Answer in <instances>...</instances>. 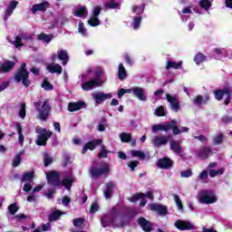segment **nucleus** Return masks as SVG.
<instances>
[{
    "instance_id": "1",
    "label": "nucleus",
    "mask_w": 232,
    "mask_h": 232,
    "mask_svg": "<svg viewBox=\"0 0 232 232\" xmlns=\"http://www.w3.org/2000/svg\"><path fill=\"white\" fill-rule=\"evenodd\" d=\"M172 130L173 135H180V133H188L189 131V128L183 127L182 130L179 129V126L177 125V121L171 120L169 122H163L159 124H154L152 126V131H165L168 133V131H170Z\"/></svg>"
},
{
    "instance_id": "2",
    "label": "nucleus",
    "mask_w": 232,
    "mask_h": 232,
    "mask_svg": "<svg viewBox=\"0 0 232 232\" xmlns=\"http://www.w3.org/2000/svg\"><path fill=\"white\" fill-rule=\"evenodd\" d=\"M122 213V218H126L127 220H133L137 217V215H140V209L131 208L130 207L119 208L116 206L111 209V215L112 217L111 222H115V219L119 215Z\"/></svg>"
},
{
    "instance_id": "3",
    "label": "nucleus",
    "mask_w": 232,
    "mask_h": 232,
    "mask_svg": "<svg viewBox=\"0 0 232 232\" xmlns=\"http://www.w3.org/2000/svg\"><path fill=\"white\" fill-rule=\"evenodd\" d=\"M16 82H21L24 88H30L32 81L30 80V72L26 70V63H23L14 75Z\"/></svg>"
},
{
    "instance_id": "4",
    "label": "nucleus",
    "mask_w": 232,
    "mask_h": 232,
    "mask_svg": "<svg viewBox=\"0 0 232 232\" xmlns=\"http://www.w3.org/2000/svg\"><path fill=\"white\" fill-rule=\"evenodd\" d=\"M34 106L36 111H38V119L43 122L48 121V117H50V113L52 111V106L48 103V100H45L42 106L41 102H34Z\"/></svg>"
},
{
    "instance_id": "5",
    "label": "nucleus",
    "mask_w": 232,
    "mask_h": 232,
    "mask_svg": "<svg viewBox=\"0 0 232 232\" xmlns=\"http://www.w3.org/2000/svg\"><path fill=\"white\" fill-rule=\"evenodd\" d=\"M35 131L38 134V138L35 141L37 146H46V144H48V139L53 135L52 130L41 127H36Z\"/></svg>"
},
{
    "instance_id": "6",
    "label": "nucleus",
    "mask_w": 232,
    "mask_h": 232,
    "mask_svg": "<svg viewBox=\"0 0 232 232\" xmlns=\"http://www.w3.org/2000/svg\"><path fill=\"white\" fill-rule=\"evenodd\" d=\"M154 196L152 191H148L146 193L138 192L132 195L130 198H128L129 202H139L140 204H148V200L153 201Z\"/></svg>"
},
{
    "instance_id": "7",
    "label": "nucleus",
    "mask_w": 232,
    "mask_h": 232,
    "mask_svg": "<svg viewBox=\"0 0 232 232\" xmlns=\"http://www.w3.org/2000/svg\"><path fill=\"white\" fill-rule=\"evenodd\" d=\"M224 95L227 96L224 104L227 106L228 104H231V89L229 87H226L224 89H217L214 91V96L216 101H222L224 99Z\"/></svg>"
},
{
    "instance_id": "8",
    "label": "nucleus",
    "mask_w": 232,
    "mask_h": 232,
    "mask_svg": "<svg viewBox=\"0 0 232 232\" xmlns=\"http://www.w3.org/2000/svg\"><path fill=\"white\" fill-rule=\"evenodd\" d=\"M199 202H202V204H215L217 202V195L213 190L202 189L199 193Z\"/></svg>"
},
{
    "instance_id": "9",
    "label": "nucleus",
    "mask_w": 232,
    "mask_h": 232,
    "mask_svg": "<svg viewBox=\"0 0 232 232\" xmlns=\"http://www.w3.org/2000/svg\"><path fill=\"white\" fill-rule=\"evenodd\" d=\"M108 173H110V165L108 163L103 164L101 168L92 167L89 169L91 179H99V177L108 175Z\"/></svg>"
},
{
    "instance_id": "10",
    "label": "nucleus",
    "mask_w": 232,
    "mask_h": 232,
    "mask_svg": "<svg viewBox=\"0 0 232 232\" xmlns=\"http://www.w3.org/2000/svg\"><path fill=\"white\" fill-rule=\"evenodd\" d=\"M174 226L179 231H193L195 229V225L186 220L178 219L175 221Z\"/></svg>"
},
{
    "instance_id": "11",
    "label": "nucleus",
    "mask_w": 232,
    "mask_h": 232,
    "mask_svg": "<svg viewBox=\"0 0 232 232\" xmlns=\"http://www.w3.org/2000/svg\"><path fill=\"white\" fill-rule=\"evenodd\" d=\"M46 177L49 186H53V188L61 186V176L58 174V172H48Z\"/></svg>"
},
{
    "instance_id": "12",
    "label": "nucleus",
    "mask_w": 232,
    "mask_h": 232,
    "mask_svg": "<svg viewBox=\"0 0 232 232\" xmlns=\"http://www.w3.org/2000/svg\"><path fill=\"white\" fill-rule=\"evenodd\" d=\"M102 84H104V81L98 82L97 80L91 79L82 84V90H83V92H90L95 87L102 86Z\"/></svg>"
},
{
    "instance_id": "13",
    "label": "nucleus",
    "mask_w": 232,
    "mask_h": 232,
    "mask_svg": "<svg viewBox=\"0 0 232 232\" xmlns=\"http://www.w3.org/2000/svg\"><path fill=\"white\" fill-rule=\"evenodd\" d=\"M138 226L141 227L142 231L144 232H151L153 231V223L151 221H149L144 217H140L137 220Z\"/></svg>"
},
{
    "instance_id": "14",
    "label": "nucleus",
    "mask_w": 232,
    "mask_h": 232,
    "mask_svg": "<svg viewBox=\"0 0 232 232\" xmlns=\"http://www.w3.org/2000/svg\"><path fill=\"white\" fill-rule=\"evenodd\" d=\"M197 157L201 159V160H208L211 155H213V150H211V147H202L200 150L196 151Z\"/></svg>"
},
{
    "instance_id": "15",
    "label": "nucleus",
    "mask_w": 232,
    "mask_h": 232,
    "mask_svg": "<svg viewBox=\"0 0 232 232\" xmlns=\"http://www.w3.org/2000/svg\"><path fill=\"white\" fill-rule=\"evenodd\" d=\"M101 144H102V140L101 139L88 141L82 148V155H86L88 150H90L91 151H93V150H95L97 146H101Z\"/></svg>"
},
{
    "instance_id": "16",
    "label": "nucleus",
    "mask_w": 232,
    "mask_h": 232,
    "mask_svg": "<svg viewBox=\"0 0 232 232\" xmlns=\"http://www.w3.org/2000/svg\"><path fill=\"white\" fill-rule=\"evenodd\" d=\"M157 166L158 168H160V169H169L170 168H173V161L171 159L164 157L158 160Z\"/></svg>"
},
{
    "instance_id": "17",
    "label": "nucleus",
    "mask_w": 232,
    "mask_h": 232,
    "mask_svg": "<svg viewBox=\"0 0 232 232\" xmlns=\"http://www.w3.org/2000/svg\"><path fill=\"white\" fill-rule=\"evenodd\" d=\"M168 142H169V136H168V135L156 136L152 140V144H154V146H156V148H160V146H164Z\"/></svg>"
},
{
    "instance_id": "18",
    "label": "nucleus",
    "mask_w": 232,
    "mask_h": 232,
    "mask_svg": "<svg viewBox=\"0 0 232 232\" xmlns=\"http://www.w3.org/2000/svg\"><path fill=\"white\" fill-rule=\"evenodd\" d=\"M86 108V102L80 101L77 102H69L68 103V111H79V110H84Z\"/></svg>"
},
{
    "instance_id": "19",
    "label": "nucleus",
    "mask_w": 232,
    "mask_h": 232,
    "mask_svg": "<svg viewBox=\"0 0 232 232\" xmlns=\"http://www.w3.org/2000/svg\"><path fill=\"white\" fill-rule=\"evenodd\" d=\"M132 93L139 99V101H142L143 102H146L148 101V98L146 97V92L143 88L140 87H134L132 88Z\"/></svg>"
},
{
    "instance_id": "20",
    "label": "nucleus",
    "mask_w": 232,
    "mask_h": 232,
    "mask_svg": "<svg viewBox=\"0 0 232 232\" xmlns=\"http://www.w3.org/2000/svg\"><path fill=\"white\" fill-rule=\"evenodd\" d=\"M166 100L171 104V110L179 111L180 110V103L177 99V96H171V94H166Z\"/></svg>"
},
{
    "instance_id": "21",
    "label": "nucleus",
    "mask_w": 232,
    "mask_h": 232,
    "mask_svg": "<svg viewBox=\"0 0 232 232\" xmlns=\"http://www.w3.org/2000/svg\"><path fill=\"white\" fill-rule=\"evenodd\" d=\"M47 8H50V3L44 1L40 4L34 5L31 12H33L34 14H37V12H46Z\"/></svg>"
},
{
    "instance_id": "22",
    "label": "nucleus",
    "mask_w": 232,
    "mask_h": 232,
    "mask_svg": "<svg viewBox=\"0 0 232 232\" xmlns=\"http://www.w3.org/2000/svg\"><path fill=\"white\" fill-rule=\"evenodd\" d=\"M150 208L152 211L158 213V215H160L161 217H164V215H168L167 206L152 204L150 205Z\"/></svg>"
},
{
    "instance_id": "23",
    "label": "nucleus",
    "mask_w": 232,
    "mask_h": 232,
    "mask_svg": "<svg viewBox=\"0 0 232 232\" xmlns=\"http://www.w3.org/2000/svg\"><path fill=\"white\" fill-rule=\"evenodd\" d=\"M112 95L111 93H103V92H99L94 95L93 99L96 102V104H102L104 101L108 99H111Z\"/></svg>"
},
{
    "instance_id": "24",
    "label": "nucleus",
    "mask_w": 232,
    "mask_h": 232,
    "mask_svg": "<svg viewBox=\"0 0 232 232\" xmlns=\"http://www.w3.org/2000/svg\"><path fill=\"white\" fill-rule=\"evenodd\" d=\"M63 215H66V212H63L55 208L54 211L49 215L48 220L49 222H57V220H61V217H63Z\"/></svg>"
},
{
    "instance_id": "25",
    "label": "nucleus",
    "mask_w": 232,
    "mask_h": 232,
    "mask_svg": "<svg viewBox=\"0 0 232 232\" xmlns=\"http://www.w3.org/2000/svg\"><path fill=\"white\" fill-rule=\"evenodd\" d=\"M57 57L59 61H62V64L63 66H66V64H68V61H70V56L68 55V52L66 50L58 51Z\"/></svg>"
},
{
    "instance_id": "26",
    "label": "nucleus",
    "mask_w": 232,
    "mask_h": 232,
    "mask_svg": "<svg viewBox=\"0 0 232 232\" xmlns=\"http://www.w3.org/2000/svg\"><path fill=\"white\" fill-rule=\"evenodd\" d=\"M14 66H15V63H14L13 61L7 60L1 64L0 70L4 73H8V72H12V70H14Z\"/></svg>"
},
{
    "instance_id": "27",
    "label": "nucleus",
    "mask_w": 232,
    "mask_h": 232,
    "mask_svg": "<svg viewBox=\"0 0 232 232\" xmlns=\"http://www.w3.org/2000/svg\"><path fill=\"white\" fill-rule=\"evenodd\" d=\"M170 150L176 153V155H180V153H184V150L180 147V143L177 140L170 141Z\"/></svg>"
},
{
    "instance_id": "28",
    "label": "nucleus",
    "mask_w": 232,
    "mask_h": 232,
    "mask_svg": "<svg viewBox=\"0 0 232 232\" xmlns=\"http://www.w3.org/2000/svg\"><path fill=\"white\" fill-rule=\"evenodd\" d=\"M47 70L50 72V73H57L58 75H61L63 73V67L58 63H51L47 66Z\"/></svg>"
},
{
    "instance_id": "29",
    "label": "nucleus",
    "mask_w": 232,
    "mask_h": 232,
    "mask_svg": "<svg viewBox=\"0 0 232 232\" xmlns=\"http://www.w3.org/2000/svg\"><path fill=\"white\" fill-rule=\"evenodd\" d=\"M106 188L104 190L105 198H111V194L113 193V188H115V183L113 181L106 183Z\"/></svg>"
},
{
    "instance_id": "30",
    "label": "nucleus",
    "mask_w": 232,
    "mask_h": 232,
    "mask_svg": "<svg viewBox=\"0 0 232 232\" xmlns=\"http://www.w3.org/2000/svg\"><path fill=\"white\" fill-rule=\"evenodd\" d=\"M180 70L182 68V61L172 62L171 60L167 61L166 70Z\"/></svg>"
},
{
    "instance_id": "31",
    "label": "nucleus",
    "mask_w": 232,
    "mask_h": 232,
    "mask_svg": "<svg viewBox=\"0 0 232 232\" xmlns=\"http://www.w3.org/2000/svg\"><path fill=\"white\" fill-rule=\"evenodd\" d=\"M118 77L120 81H124L126 77H128V72H126V68H124V65L122 63H120L118 66Z\"/></svg>"
},
{
    "instance_id": "32",
    "label": "nucleus",
    "mask_w": 232,
    "mask_h": 232,
    "mask_svg": "<svg viewBox=\"0 0 232 232\" xmlns=\"http://www.w3.org/2000/svg\"><path fill=\"white\" fill-rule=\"evenodd\" d=\"M206 59H208V56H206V54H204L202 53H198L194 56V63H196V64H198V65L202 64V63H205Z\"/></svg>"
},
{
    "instance_id": "33",
    "label": "nucleus",
    "mask_w": 232,
    "mask_h": 232,
    "mask_svg": "<svg viewBox=\"0 0 232 232\" xmlns=\"http://www.w3.org/2000/svg\"><path fill=\"white\" fill-rule=\"evenodd\" d=\"M34 179H35L34 171H31V172L25 171L23 174L21 180H22V182H30V181L34 180Z\"/></svg>"
},
{
    "instance_id": "34",
    "label": "nucleus",
    "mask_w": 232,
    "mask_h": 232,
    "mask_svg": "<svg viewBox=\"0 0 232 232\" xmlns=\"http://www.w3.org/2000/svg\"><path fill=\"white\" fill-rule=\"evenodd\" d=\"M17 5H19V2L15 0L10 2L9 5L5 10V12H7V15H12V14H14V10L17 8Z\"/></svg>"
},
{
    "instance_id": "35",
    "label": "nucleus",
    "mask_w": 232,
    "mask_h": 232,
    "mask_svg": "<svg viewBox=\"0 0 232 232\" xmlns=\"http://www.w3.org/2000/svg\"><path fill=\"white\" fill-rule=\"evenodd\" d=\"M62 186H64L65 189L71 190L73 186V179L67 178L61 181Z\"/></svg>"
},
{
    "instance_id": "36",
    "label": "nucleus",
    "mask_w": 232,
    "mask_h": 232,
    "mask_svg": "<svg viewBox=\"0 0 232 232\" xmlns=\"http://www.w3.org/2000/svg\"><path fill=\"white\" fill-rule=\"evenodd\" d=\"M73 15L75 17H84L86 15V6L82 5L76 9Z\"/></svg>"
},
{
    "instance_id": "37",
    "label": "nucleus",
    "mask_w": 232,
    "mask_h": 232,
    "mask_svg": "<svg viewBox=\"0 0 232 232\" xmlns=\"http://www.w3.org/2000/svg\"><path fill=\"white\" fill-rule=\"evenodd\" d=\"M121 6V4L115 2V0H111L105 5V8L109 10H117Z\"/></svg>"
},
{
    "instance_id": "38",
    "label": "nucleus",
    "mask_w": 232,
    "mask_h": 232,
    "mask_svg": "<svg viewBox=\"0 0 232 232\" xmlns=\"http://www.w3.org/2000/svg\"><path fill=\"white\" fill-rule=\"evenodd\" d=\"M22 155H23V151L19 152L18 154H16L14 156V158L13 159V161H12L13 168H17V166H19V164H21V160H23V158H21Z\"/></svg>"
},
{
    "instance_id": "39",
    "label": "nucleus",
    "mask_w": 232,
    "mask_h": 232,
    "mask_svg": "<svg viewBox=\"0 0 232 232\" xmlns=\"http://www.w3.org/2000/svg\"><path fill=\"white\" fill-rule=\"evenodd\" d=\"M108 153H110V150H106V146L102 145L101 150L98 152V159H108Z\"/></svg>"
},
{
    "instance_id": "40",
    "label": "nucleus",
    "mask_w": 232,
    "mask_h": 232,
    "mask_svg": "<svg viewBox=\"0 0 232 232\" xmlns=\"http://www.w3.org/2000/svg\"><path fill=\"white\" fill-rule=\"evenodd\" d=\"M88 24H90V26H92L94 28L95 26H99L101 24V20L99 19L98 16L91 15L90 19L88 20Z\"/></svg>"
},
{
    "instance_id": "41",
    "label": "nucleus",
    "mask_w": 232,
    "mask_h": 232,
    "mask_svg": "<svg viewBox=\"0 0 232 232\" xmlns=\"http://www.w3.org/2000/svg\"><path fill=\"white\" fill-rule=\"evenodd\" d=\"M16 131L18 133V140L20 144H23V142H24V136L23 135V127L21 126V123L16 124Z\"/></svg>"
},
{
    "instance_id": "42",
    "label": "nucleus",
    "mask_w": 232,
    "mask_h": 232,
    "mask_svg": "<svg viewBox=\"0 0 232 232\" xmlns=\"http://www.w3.org/2000/svg\"><path fill=\"white\" fill-rule=\"evenodd\" d=\"M140 23H142V16H135L132 21V26L134 30L140 28Z\"/></svg>"
},
{
    "instance_id": "43",
    "label": "nucleus",
    "mask_w": 232,
    "mask_h": 232,
    "mask_svg": "<svg viewBox=\"0 0 232 232\" xmlns=\"http://www.w3.org/2000/svg\"><path fill=\"white\" fill-rule=\"evenodd\" d=\"M42 88H44L45 92H52V90H53V85L48 82V79H44Z\"/></svg>"
},
{
    "instance_id": "44",
    "label": "nucleus",
    "mask_w": 232,
    "mask_h": 232,
    "mask_svg": "<svg viewBox=\"0 0 232 232\" xmlns=\"http://www.w3.org/2000/svg\"><path fill=\"white\" fill-rule=\"evenodd\" d=\"M120 139L121 140V142H131V133H126V132H122L120 135Z\"/></svg>"
},
{
    "instance_id": "45",
    "label": "nucleus",
    "mask_w": 232,
    "mask_h": 232,
    "mask_svg": "<svg viewBox=\"0 0 232 232\" xmlns=\"http://www.w3.org/2000/svg\"><path fill=\"white\" fill-rule=\"evenodd\" d=\"M38 41H43V43H50L52 41V35H48L44 33H42L38 35Z\"/></svg>"
},
{
    "instance_id": "46",
    "label": "nucleus",
    "mask_w": 232,
    "mask_h": 232,
    "mask_svg": "<svg viewBox=\"0 0 232 232\" xmlns=\"http://www.w3.org/2000/svg\"><path fill=\"white\" fill-rule=\"evenodd\" d=\"M130 155L131 157H139V159H141V160H144V159H146V154L140 150H132L130 151Z\"/></svg>"
},
{
    "instance_id": "47",
    "label": "nucleus",
    "mask_w": 232,
    "mask_h": 232,
    "mask_svg": "<svg viewBox=\"0 0 232 232\" xmlns=\"http://www.w3.org/2000/svg\"><path fill=\"white\" fill-rule=\"evenodd\" d=\"M154 114L157 117H166V111L164 109V106H160V107L156 108Z\"/></svg>"
},
{
    "instance_id": "48",
    "label": "nucleus",
    "mask_w": 232,
    "mask_h": 232,
    "mask_svg": "<svg viewBox=\"0 0 232 232\" xmlns=\"http://www.w3.org/2000/svg\"><path fill=\"white\" fill-rule=\"evenodd\" d=\"M199 6L203 8V10H209L211 8V1L209 0H200Z\"/></svg>"
},
{
    "instance_id": "49",
    "label": "nucleus",
    "mask_w": 232,
    "mask_h": 232,
    "mask_svg": "<svg viewBox=\"0 0 232 232\" xmlns=\"http://www.w3.org/2000/svg\"><path fill=\"white\" fill-rule=\"evenodd\" d=\"M102 73H104V71H102V68H98L95 72H94V79H92V81H97L99 82V81H102L101 79V77H102Z\"/></svg>"
},
{
    "instance_id": "50",
    "label": "nucleus",
    "mask_w": 232,
    "mask_h": 232,
    "mask_svg": "<svg viewBox=\"0 0 232 232\" xmlns=\"http://www.w3.org/2000/svg\"><path fill=\"white\" fill-rule=\"evenodd\" d=\"M18 115L21 119L26 117V103H21Z\"/></svg>"
},
{
    "instance_id": "51",
    "label": "nucleus",
    "mask_w": 232,
    "mask_h": 232,
    "mask_svg": "<svg viewBox=\"0 0 232 232\" xmlns=\"http://www.w3.org/2000/svg\"><path fill=\"white\" fill-rule=\"evenodd\" d=\"M208 175L209 177H217V175H224V169H218V170H215V169H210L208 171Z\"/></svg>"
},
{
    "instance_id": "52",
    "label": "nucleus",
    "mask_w": 232,
    "mask_h": 232,
    "mask_svg": "<svg viewBox=\"0 0 232 232\" xmlns=\"http://www.w3.org/2000/svg\"><path fill=\"white\" fill-rule=\"evenodd\" d=\"M8 211L10 215H15L19 211V207H17V204H11L8 206Z\"/></svg>"
},
{
    "instance_id": "53",
    "label": "nucleus",
    "mask_w": 232,
    "mask_h": 232,
    "mask_svg": "<svg viewBox=\"0 0 232 232\" xmlns=\"http://www.w3.org/2000/svg\"><path fill=\"white\" fill-rule=\"evenodd\" d=\"M179 175H180L181 179H189V177H191V175H193V171H191V169H188L187 170L181 171Z\"/></svg>"
},
{
    "instance_id": "54",
    "label": "nucleus",
    "mask_w": 232,
    "mask_h": 232,
    "mask_svg": "<svg viewBox=\"0 0 232 232\" xmlns=\"http://www.w3.org/2000/svg\"><path fill=\"white\" fill-rule=\"evenodd\" d=\"M78 32L79 34H82V35H87V30L86 27H84V23L80 22L78 24Z\"/></svg>"
},
{
    "instance_id": "55",
    "label": "nucleus",
    "mask_w": 232,
    "mask_h": 232,
    "mask_svg": "<svg viewBox=\"0 0 232 232\" xmlns=\"http://www.w3.org/2000/svg\"><path fill=\"white\" fill-rule=\"evenodd\" d=\"M140 162L137 160H131L127 163L128 168L130 169V171H135V168L139 166Z\"/></svg>"
},
{
    "instance_id": "56",
    "label": "nucleus",
    "mask_w": 232,
    "mask_h": 232,
    "mask_svg": "<svg viewBox=\"0 0 232 232\" xmlns=\"http://www.w3.org/2000/svg\"><path fill=\"white\" fill-rule=\"evenodd\" d=\"M71 159H72V157H70L69 154H64L63 155V161H62L63 168H66V166H68V164L70 163Z\"/></svg>"
},
{
    "instance_id": "57",
    "label": "nucleus",
    "mask_w": 232,
    "mask_h": 232,
    "mask_svg": "<svg viewBox=\"0 0 232 232\" xmlns=\"http://www.w3.org/2000/svg\"><path fill=\"white\" fill-rule=\"evenodd\" d=\"M73 226H75V227H79V226H82V224H84V218H74L72 221Z\"/></svg>"
},
{
    "instance_id": "58",
    "label": "nucleus",
    "mask_w": 232,
    "mask_h": 232,
    "mask_svg": "<svg viewBox=\"0 0 232 232\" xmlns=\"http://www.w3.org/2000/svg\"><path fill=\"white\" fill-rule=\"evenodd\" d=\"M23 38L20 36H15V41L14 42L15 48H21V46H24V44L22 43Z\"/></svg>"
},
{
    "instance_id": "59",
    "label": "nucleus",
    "mask_w": 232,
    "mask_h": 232,
    "mask_svg": "<svg viewBox=\"0 0 232 232\" xmlns=\"http://www.w3.org/2000/svg\"><path fill=\"white\" fill-rule=\"evenodd\" d=\"M53 162V159L48 155H46L44 157V166L45 168H48V166H50V164H52Z\"/></svg>"
},
{
    "instance_id": "60",
    "label": "nucleus",
    "mask_w": 232,
    "mask_h": 232,
    "mask_svg": "<svg viewBox=\"0 0 232 232\" xmlns=\"http://www.w3.org/2000/svg\"><path fill=\"white\" fill-rule=\"evenodd\" d=\"M101 10H102L101 6H99V5L94 6L93 9H92V17H99V15H101Z\"/></svg>"
},
{
    "instance_id": "61",
    "label": "nucleus",
    "mask_w": 232,
    "mask_h": 232,
    "mask_svg": "<svg viewBox=\"0 0 232 232\" xmlns=\"http://www.w3.org/2000/svg\"><path fill=\"white\" fill-rule=\"evenodd\" d=\"M224 140V135L223 134H218L214 138V144L218 145L222 144V141Z\"/></svg>"
},
{
    "instance_id": "62",
    "label": "nucleus",
    "mask_w": 232,
    "mask_h": 232,
    "mask_svg": "<svg viewBox=\"0 0 232 232\" xmlns=\"http://www.w3.org/2000/svg\"><path fill=\"white\" fill-rule=\"evenodd\" d=\"M99 204H92L90 208V213L95 215V213L99 211Z\"/></svg>"
},
{
    "instance_id": "63",
    "label": "nucleus",
    "mask_w": 232,
    "mask_h": 232,
    "mask_svg": "<svg viewBox=\"0 0 232 232\" xmlns=\"http://www.w3.org/2000/svg\"><path fill=\"white\" fill-rule=\"evenodd\" d=\"M51 229H52V224H50V222L47 224H44V223L42 224L43 231H50Z\"/></svg>"
},
{
    "instance_id": "64",
    "label": "nucleus",
    "mask_w": 232,
    "mask_h": 232,
    "mask_svg": "<svg viewBox=\"0 0 232 232\" xmlns=\"http://www.w3.org/2000/svg\"><path fill=\"white\" fill-rule=\"evenodd\" d=\"M202 102H204V98L200 95H198L195 99H194V103L195 104H202Z\"/></svg>"
}]
</instances>
